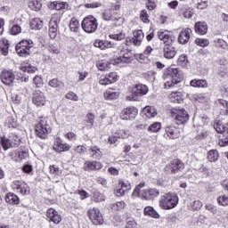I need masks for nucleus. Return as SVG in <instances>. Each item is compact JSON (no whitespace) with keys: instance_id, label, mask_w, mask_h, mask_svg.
Returning <instances> with one entry per match:
<instances>
[{"instance_id":"obj_1","label":"nucleus","mask_w":228,"mask_h":228,"mask_svg":"<svg viewBox=\"0 0 228 228\" xmlns=\"http://www.w3.org/2000/svg\"><path fill=\"white\" fill-rule=\"evenodd\" d=\"M158 38L164 44L163 56L166 60H174L177 50H175V37L170 35L167 30H160L158 32Z\"/></svg>"},{"instance_id":"obj_2","label":"nucleus","mask_w":228,"mask_h":228,"mask_svg":"<svg viewBox=\"0 0 228 228\" xmlns=\"http://www.w3.org/2000/svg\"><path fill=\"white\" fill-rule=\"evenodd\" d=\"M165 88H175L183 81V72L177 68H168L166 74Z\"/></svg>"},{"instance_id":"obj_3","label":"nucleus","mask_w":228,"mask_h":228,"mask_svg":"<svg viewBox=\"0 0 228 228\" xmlns=\"http://www.w3.org/2000/svg\"><path fill=\"white\" fill-rule=\"evenodd\" d=\"M159 204L161 209H174L179 204V197L175 193H166L160 197Z\"/></svg>"},{"instance_id":"obj_4","label":"nucleus","mask_w":228,"mask_h":228,"mask_svg":"<svg viewBox=\"0 0 228 228\" xmlns=\"http://www.w3.org/2000/svg\"><path fill=\"white\" fill-rule=\"evenodd\" d=\"M35 131L38 138H40L41 140H45V138H47V134L51 133V126L47 122V118H43L39 119L37 124L35 126Z\"/></svg>"},{"instance_id":"obj_5","label":"nucleus","mask_w":228,"mask_h":228,"mask_svg":"<svg viewBox=\"0 0 228 228\" xmlns=\"http://www.w3.org/2000/svg\"><path fill=\"white\" fill-rule=\"evenodd\" d=\"M149 94V87L143 84H136L132 88V94L126 96L127 101H140L143 95Z\"/></svg>"},{"instance_id":"obj_6","label":"nucleus","mask_w":228,"mask_h":228,"mask_svg":"<svg viewBox=\"0 0 228 228\" xmlns=\"http://www.w3.org/2000/svg\"><path fill=\"white\" fill-rule=\"evenodd\" d=\"M171 117L174 118L177 126H183L190 120V114L186 110L181 109H173L171 111Z\"/></svg>"},{"instance_id":"obj_7","label":"nucleus","mask_w":228,"mask_h":228,"mask_svg":"<svg viewBox=\"0 0 228 228\" xmlns=\"http://www.w3.org/2000/svg\"><path fill=\"white\" fill-rule=\"evenodd\" d=\"M31 49H33V41L29 40H21L16 45V53L19 56L23 58H28L31 54Z\"/></svg>"},{"instance_id":"obj_8","label":"nucleus","mask_w":228,"mask_h":228,"mask_svg":"<svg viewBox=\"0 0 228 228\" xmlns=\"http://www.w3.org/2000/svg\"><path fill=\"white\" fill-rule=\"evenodd\" d=\"M81 26L82 29L86 33H95V31H97V28H99V23L95 17L89 15L82 20Z\"/></svg>"},{"instance_id":"obj_9","label":"nucleus","mask_w":228,"mask_h":228,"mask_svg":"<svg viewBox=\"0 0 228 228\" xmlns=\"http://www.w3.org/2000/svg\"><path fill=\"white\" fill-rule=\"evenodd\" d=\"M184 170V163L181 159H174L168 163L165 168L164 172L167 175H172L173 174H179Z\"/></svg>"},{"instance_id":"obj_10","label":"nucleus","mask_w":228,"mask_h":228,"mask_svg":"<svg viewBox=\"0 0 228 228\" xmlns=\"http://www.w3.org/2000/svg\"><path fill=\"white\" fill-rule=\"evenodd\" d=\"M102 18L107 22H116V26H122L124 24V18L118 14V12L105 10L102 12Z\"/></svg>"},{"instance_id":"obj_11","label":"nucleus","mask_w":228,"mask_h":228,"mask_svg":"<svg viewBox=\"0 0 228 228\" xmlns=\"http://www.w3.org/2000/svg\"><path fill=\"white\" fill-rule=\"evenodd\" d=\"M89 219L94 225H102L104 224V217L101 213V210L97 208H89L87 211Z\"/></svg>"},{"instance_id":"obj_12","label":"nucleus","mask_w":228,"mask_h":228,"mask_svg":"<svg viewBox=\"0 0 228 228\" xmlns=\"http://www.w3.org/2000/svg\"><path fill=\"white\" fill-rule=\"evenodd\" d=\"M45 216L47 222H53V224H55V225L61 224V215H60V213H58V211L53 208L47 209Z\"/></svg>"},{"instance_id":"obj_13","label":"nucleus","mask_w":228,"mask_h":228,"mask_svg":"<svg viewBox=\"0 0 228 228\" xmlns=\"http://www.w3.org/2000/svg\"><path fill=\"white\" fill-rule=\"evenodd\" d=\"M165 134L169 140H177L181 136V129L174 125H167L165 127Z\"/></svg>"},{"instance_id":"obj_14","label":"nucleus","mask_w":228,"mask_h":228,"mask_svg":"<svg viewBox=\"0 0 228 228\" xmlns=\"http://www.w3.org/2000/svg\"><path fill=\"white\" fill-rule=\"evenodd\" d=\"M12 188L16 193H20V195H28L29 193V187L28 183L20 181H13L12 183Z\"/></svg>"},{"instance_id":"obj_15","label":"nucleus","mask_w":228,"mask_h":228,"mask_svg":"<svg viewBox=\"0 0 228 228\" xmlns=\"http://www.w3.org/2000/svg\"><path fill=\"white\" fill-rule=\"evenodd\" d=\"M0 79L4 85L12 86L13 81H15V74L12 70L4 69L0 74Z\"/></svg>"},{"instance_id":"obj_16","label":"nucleus","mask_w":228,"mask_h":228,"mask_svg":"<svg viewBox=\"0 0 228 228\" xmlns=\"http://www.w3.org/2000/svg\"><path fill=\"white\" fill-rule=\"evenodd\" d=\"M138 115V110L134 107H127L124 109L120 113V118L122 120H134Z\"/></svg>"},{"instance_id":"obj_17","label":"nucleus","mask_w":228,"mask_h":228,"mask_svg":"<svg viewBox=\"0 0 228 228\" xmlns=\"http://www.w3.org/2000/svg\"><path fill=\"white\" fill-rule=\"evenodd\" d=\"M32 102L35 106L40 107L45 105V94L40 90H36L33 93Z\"/></svg>"},{"instance_id":"obj_18","label":"nucleus","mask_w":228,"mask_h":228,"mask_svg":"<svg viewBox=\"0 0 228 228\" xmlns=\"http://www.w3.org/2000/svg\"><path fill=\"white\" fill-rule=\"evenodd\" d=\"M102 164L96 160H87L84 163L83 170L85 172H92L94 170H101Z\"/></svg>"},{"instance_id":"obj_19","label":"nucleus","mask_w":228,"mask_h":228,"mask_svg":"<svg viewBox=\"0 0 228 228\" xmlns=\"http://www.w3.org/2000/svg\"><path fill=\"white\" fill-rule=\"evenodd\" d=\"M119 188H118L115 191L116 197H124L126 193L131 191V183L129 182L120 181L118 183Z\"/></svg>"},{"instance_id":"obj_20","label":"nucleus","mask_w":228,"mask_h":228,"mask_svg":"<svg viewBox=\"0 0 228 228\" xmlns=\"http://www.w3.org/2000/svg\"><path fill=\"white\" fill-rule=\"evenodd\" d=\"M141 196L145 200H151V199H156V197H159V190L158 189H146L141 191Z\"/></svg>"},{"instance_id":"obj_21","label":"nucleus","mask_w":228,"mask_h":228,"mask_svg":"<svg viewBox=\"0 0 228 228\" xmlns=\"http://www.w3.org/2000/svg\"><path fill=\"white\" fill-rule=\"evenodd\" d=\"M53 151L55 152H67V151H70V145L63 143V141L60 137H57L53 144Z\"/></svg>"},{"instance_id":"obj_22","label":"nucleus","mask_w":228,"mask_h":228,"mask_svg":"<svg viewBox=\"0 0 228 228\" xmlns=\"http://www.w3.org/2000/svg\"><path fill=\"white\" fill-rule=\"evenodd\" d=\"M190 35H191V28H183L178 35L179 44L186 45V43L190 42Z\"/></svg>"},{"instance_id":"obj_23","label":"nucleus","mask_w":228,"mask_h":228,"mask_svg":"<svg viewBox=\"0 0 228 228\" xmlns=\"http://www.w3.org/2000/svg\"><path fill=\"white\" fill-rule=\"evenodd\" d=\"M49 37L52 40L58 37V20L56 18H52L49 21Z\"/></svg>"},{"instance_id":"obj_24","label":"nucleus","mask_w":228,"mask_h":228,"mask_svg":"<svg viewBox=\"0 0 228 228\" xmlns=\"http://www.w3.org/2000/svg\"><path fill=\"white\" fill-rule=\"evenodd\" d=\"M120 56L115 60V63H131V57H129V51L123 48L119 52Z\"/></svg>"},{"instance_id":"obj_25","label":"nucleus","mask_w":228,"mask_h":228,"mask_svg":"<svg viewBox=\"0 0 228 228\" xmlns=\"http://www.w3.org/2000/svg\"><path fill=\"white\" fill-rule=\"evenodd\" d=\"M194 29L199 35H206L208 33V23L206 21H198L195 23Z\"/></svg>"},{"instance_id":"obj_26","label":"nucleus","mask_w":228,"mask_h":228,"mask_svg":"<svg viewBox=\"0 0 228 228\" xmlns=\"http://www.w3.org/2000/svg\"><path fill=\"white\" fill-rule=\"evenodd\" d=\"M190 85L193 88H208V86H209L208 80L197 78L191 80Z\"/></svg>"},{"instance_id":"obj_27","label":"nucleus","mask_w":228,"mask_h":228,"mask_svg":"<svg viewBox=\"0 0 228 228\" xmlns=\"http://www.w3.org/2000/svg\"><path fill=\"white\" fill-rule=\"evenodd\" d=\"M89 154L93 159H102V151L98 146H91L89 149Z\"/></svg>"},{"instance_id":"obj_28","label":"nucleus","mask_w":228,"mask_h":228,"mask_svg":"<svg viewBox=\"0 0 228 228\" xmlns=\"http://www.w3.org/2000/svg\"><path fill=\"white\" fill-rule=\"evenodd\" d=\"M94 45V47L102 49V51H104L105 49H111V47H113V44L111 42L99 39L95 40Z\"/></svg>"},{"instance_id":"obj_29","label":"nucleus","mask_w":228,"mask_h":228,"mask_svg":"<svg viewBox=\"0 0 228 228\" xmlns=\"http://www.w3.org/2000/svg\"><path fill=\"white\" fill-rule=\"evenodd\" d=\"M5 201L12 206H16L17 204H20V200L19 199V196H17V194L13 192H9L5 196Z\"/></svg>"},{"instance_id":"obj_30","label":"nucleus","mask_w":228,"mask_h":228,"mask_svg":"<svg viewBox=\"0 0 228 228\" xmlns=\"http://www.w3.org/2000/svg\"><path fill=\"white\" fill-rule=\"evenodd\" d=\"M169 99L171 102H174L175 104H181V102H183V93L179 91L172 92L169 94Z\"/></svg>"},{"instance_id":"obj_31","label":"nucleus","mask_w":228,"mask_h":228,"mask_svg":"<svg viewBox=\"0 0 228 228\" xmlns=\"http://www.w3.org/2000/svg\"><path fill=\"white\" fill-rule=\"evenodd\" d=\"M142 40H143V31L137 30L134 32V37H132L134 45H142Z\"/></svg>"},{"instance_id":"obj_32","label":"nucleus","mask_w":228,"mask_h":228,"mask_svg":"<svg viewBox=\"0 0 228 228\" xmlns=\"http://www.w3.org/2000/svg\"><path fill=\"white\" fill-rule=\"evenodd\" d=\"M207 159L210 163H216V160L220 159V153L216 150H210L208 152Z\"/></svg>"},{"instance_id":"obj_33","label":"nucleus","mask_w":228,"mask_h":228,"mask_svg":"<svg viewBox=\"0 0 228 228\" xmlns=\"http://www.w3.org/2000/svg\"><path fill=\"white\" fill-rule=\"evenodd\" d=\"M0 51L3 56H8L10 51V43H8V39H2L0 41Z\"/></svg>"},{"instance_id":"obj_34","label":"nucleus","mask_w":228,"mask_h":228,"mask_svg":"<svg viewBox=\"0 0 228 228\" xmlns=\"http://www.w3.org/2000/svg\"><path fill=\"white\" fill-rule=\"evenodd\" d=\"M28 156H29V154L27 151H15L14 153H12V159L16 162H20L23 159H26Z\"/></svg>"},{"instance_id":"obj_35","label":"nucleus","mask_w":228,"mask_h":228,"mask_svg":"<svg viewBox=\"0 0 228 228\" xmlns=\"http://www.w3.org/2000/svg\"><path fill=\"white\" fill-rule=\"evenodd\" d=\"M69 6V4H67L66 2H53L50 4L49 8H51L52 10H65V8Z\"/></svg>"},{"instance_id":"obj_36","label":"nucleus","mask_w":228,"mask_h":228,"mask_svg":"<svg viewBox=\"0 0 228 228\" xmlns=\"http://www.w3.org/2000/svg\"><path fill=\"white\" fill-rule=\"evenodd\" d=\"M0 143L4 151H8V149H13V144L12 143V141L4 135L0 137Z\"/></svg>"},{"instance_id":"obj_37","label":"nucleus","mask_w":228,"mask_h":228,"mask_svg":"<svg viewBox=\"0 0 228 228\" xmlns=\"http://www.w3.org/2000/svg\"><path fill=\"white\" fill-rule=\"evenodd\" d=\"M92 195L94 202H104L106 200L104 194L99 192V191L95 189L92 191Z\"/></svg>"},{"instance_id":"obj_38","label":"nucleus","mask_w":228,"mask_h":228,"mask_svg":"<svg viewBox=\"0 0 228 228\" xmlns=\"http://www.w3.org/2000/svg\"><path fill=\"white\" fill-rule=\"evenodd\" d=\"M119 95H120L119 92H115L111 90L106 91L103 94L104 99H106V101H113L115 99H118Z\"/></svg>"},{"instance_id":"obj_39","label":"nucleus","mask_w":228,"mask_h":228,"mask_svg":"<svg viewBox=\"0 0 228 228\" xmlns=\"http://www.w3.org/2000/svg\"><path fill=\"white\" fill-rule=\"evenodd\" d=\"M31 29H42L44 28V21L40 18H34L30 21Z\"/></svg>"},{"instance_id":"obj_40","label":"nucleus","mask_w":228,"mask_h":228,"mask_svg":"<svg viewBox=\"0 0 228 228\" xmlns=\"http://www.w3.org/2000/svg\"><path fill=\"white\" fill-rule=\"evenodd\" d=\"M144 215L145 216H151V218H159V214L152 207H146Z\"/></svg>"},{"instance_id":"obj_41","label":"nucleus","mask_w":228,"mask_h":228,"mask_svg":"<svg viewBox=\"0 0 228 228\" xmlns=\"http://www.w3.org/2000/svg\"><path fill=\"white\" fill-rule=\"evenodd\" d=\"M222 115H228V102L224 99L217 100Z\"/></svg>"},{"instance_id":"obj_42","label":"nucleus","mask_w":228,"mask_h":228,"mask_svg":"<svg viewBox=\"0 0 228 228\" xmlns=\"http://www.w3.org/2000/svg\"><path fill=\"white\" fill-rule=\"evenodd\" d=\"M28 7L34 12H40L42 9V3L38 0H31L28 2Z\"/></svg>"},{"instance_id":"obj_43","label":"nucleus","mask_w":228,"mask_h":228,"mask_svg":"<svg viewBox=\"0 0 228 228\" xmlns=\"http://www.w3.org/2000/svg\"><path fill=\"white\" fill-rule=\"evenodd\" d=\"M142 113L145 115V117L147 118H154V117H156V111H154V109H152V107L151 106H146L143 110H142Z\"/></svg>"},{"instance_id":"obj_44","label":"nucleus","mask_w":228,"mask_h":228,"mask_svg":"<svg viewBox=\"0 0 228 228\" xmlns=\"http://www.w3.org/2000/svg\"><path fill=\"white\" fill-rule=\"evenodd\" d=\"M49 86L52 88H58V90H61L63 88V82L58 80L57 78H53L48 82Z\"/></svg>"},{"instance_id":"obj_45","label":"nucleus","mask_w":228,"mask_h":228,"mask_svg":"<svg viewBox=\"0 0 228 228\" xmlns=\"http://www.w3.org/2000/svg\"><path fill=\"white\" fill-rule=\"evenodd\" d=\"M69 29L73 31V33H77L79 29V21L76 18H72L69 21Z\"/></svg>"},{"instance_id":"obj_46","label":"nucleus","mask_w":228,"mask_h":228,"mask_svg":"<svg viewBox=\"0 0 228 228\" xmlns=\"http://www.w3.org/2000/svg\"><path fill=\"white\" fill-rule=\"evenodd\" d=\"M215 44V47H216L217 49H224L227 50L228 49V45L227 42H225V40L224 39H216L214 41Z\"/></svg>"},{"instance_id":"obj_47","label":"nucleus","mask_w":228,"mask_h":228,"mask_svg":"<svg viewBox=\"0 0 228 228\" xmlns=\"http://www.w3.org/2000/svg\"><path fill=\"white\" fill-rule=\"evenodd\" d=\"M220 147H227L228 146V128L224 132H223V138L219 140Z\"/></svg>"},{"instance_id":"obj_48","label":"nucleus","mask_w":228,"mask_h":228,"mask_svg":"<svg viewBox=\"0 0 228 228\" xmlns=\"http://www.w3.org/2000/svg\"><path fill=\"white\" fill-rule=\"evenodd\" d=\"M143 77L147 81H150V83H154L156 81V72L155 71H148L146 73H143Z\"/></svg>"},{"instance_id":"obj_49","label":"nucleus","mask_w":228,"mask_h":228,"mask_svg":"<svg viewBox=\"0 0 228 228\" xmlns=\"http://www.w3.org/2000/svg\"><path fill=\"white\" fill-rule=\"evenodd\" d=\"M189 63L188 56L186 54H182L177 60V65L180 67H186Z\"/></svg>"},{"instance_id":"obj_50","label":"nucleus","mask_w":228,"mask_h":228,"mask_svg":"<svg viewBox=\"0 0 228 228\" xmlns=\"http://www.w3.org/2000/svg\"><path fill=\"white\" fill-rule=\"evenodd\" d=\"M161 129V123L155 122L148 127L149 133H158Z\"/></svg>"},{"instance_id":"obj_51","label":"nucleus","mask_w":228,"mask_h":228,"mask_svg":"<svg viewBox=\"0 0 228 228\" xmlns=\"http://www.w3.org/2000/svg\"><path fill=\"white\" fill-rule=\"evenodd\" d=\"M214 129H216V133L223 134V133H225V131H227L228 127H225L224 124L217 122L214 125Z\"/></svg>"},{"instance_id":"obj_52","label":"nucleus","mask_w":228,"mask_h":228,"mask_svg":"<svg viewBox=\"0 0 228 228\" xmlns=\"http://www.w3.org/2000/svg\"><path fill=\"white\" fill-rule=\"evenodd\" d=\"M196 45H200V47H208L209 45V39L208 38H196L195 40Z\"/></svg>"},{"instance_id":"obj_53","label":"nucleus","mask_w":228,"mask_h":228,"mask_svg":"<svg viewBox=\"0 0 228 228\" xmlns=\"http://www.w3.org/2000/svg\"><path fill=\"white\" fill-rule=\"evenodd\" d=\"M20 70H22V72H27L28 74H34L37 68L32 67L31 64H27L25 66H21Z\"/></svg>"},{"instance_id":"obj_54","label":"nucleus","mask_w":228,"mask_h":228,"mask_svg":"<svg viewBox=\"0 0 228 228\" xmlns=\"http://www.w3.org/2000/svg\"><path fill=\"white\" fill-rule=\"evenodd\" d=\"M135 60L140 63H147L149 61V57L145 53H137L135 55Z\"/></svg>"},{"instance_id":"obj_55","label":"nucleus","mask_w":228,"mask_h":228,"mask_svg":"<svg viewBox=\"0 0 228 228\" xmlns=\"http://www.w3.org/2000/svg\"><path fill=\"white\" fill-rule=\"evenodd\" d=\"M10 141L13 148H17L19 145H20V138L17 135H12L10 137Z\"/></svg>"},{"instance_id":"obj_56","label":"nucleus","mask_w":228,"mask_h":228,"mask_svg":"<svg viewBox=\"0 0 228 228\" xmlns=\"http://www.w3.org/2000/svg\"><path fill=\"white\" fill-rule=\"evenodd\" d=\"M217 202L219 206H228V196L227 195L219 196L217 198Z\"/></svg>"},{"instance_id":"obj_57","label":"nucleus","mask_w":228,"mask_h":228,"mask_svg":"<svg viewBox=\"0 0 228 228\" xmlns=\"http://www.w3.org/2000/svg\"><path fill=\"white\" fill-rule=\"evenodd\" d=\"M47 50L52 53V54H60V48H58V45L50 44L47 47Z\"/></svg>"},{"instance_id":"obj_58","label":"nucleus","mask_w":228,"mask_h":228,"mask_svg":"<svg viewBox=\"0 0 228 228\" xmlns=\"http://www.w3.org/2000/svg\"><path fill=\"white\" fill-rule=\"evenodd\" d=\"M22 31V28L18 24L12 25V27L10 29L11 35H19Z\"/></svg>"},{"instance_id":"obj_59","label":"nucleus","mask_w":228,"mask_h":228,"mask_svg":"<svg viewBox=\"0 0 228 228\" xmlns=\"http://www.w3.org/2000/svg\"><path fill=\"white\" fill-rule=\"evenodd\" d=\"M73 151H74V152H76V154L83 155V154H85V152H86V147H85L83 145L75 146L73 148Z\"/></svg>"},{"instance_id":"obj_60","label":"nucleus","mask_w":228,"mask_h":228,"mask_svg":"<svg viewBox=\"0 0 228 228\" xmlns=\"http://www.w3.org/2000/svg\"><path fill=\"white\" fill-rule=\"evenodd\" d=\"M99 84L102 86H108V85H111V80H110V78H108L107 75L102 76L101 79L99 80Z\"/></svg>"},{"instance_id":"obj_61","label":"nucleus","mask_w":228,"mask_h":228,"mask_svg":"<svg viewBox=\"0 0 228 228\" xmlns=\"http://www.w3.org/2000/svg\"><path fill=\"white\" fill-rule=\"evenodd\" d=\"M108 79H110V83H117L118 81V76L117 75L116 72H110L106 75Z\"/></svg>"},{"instance_id":"obj_62","label":"nucleus","mask_w":228,"mask_h":228,"mask_svg":"<svg viewBox=\"0 0 228 228\" xmlns=\"http://www.w3.org/2000/svg\"><path fill=\"white\" fill-rule=\"evenodd\" d=\"M183 15L185 19H191L193 17V9L187 8L183 11Z\"/></svg>"},{"instance_id":"obj_63","label":"nucleus","mask_w":228,"mask_h":228,"mask_svg":"<svg viewBox=\"0 0 228 228\" xmlns=\"http://www.w3.org/2000/svg\"><path fill=\"white\" fill-rule=\"evenodd\" d=\"M191 206L194 211H199V209L202 208V203L200 200H194L192 203H191Z\"/></svg>"},{"instance_id":"obj_64","label":"nucleus","mask_w":228,"mask_h":228,"mask_svg":"<svg viewBox=\"0 0 228 228\" xmlns=\"http://www.w3.org/2000/svg\"><path fill=\"white\" fill-rule=\"evenodd\" d=\"M66 99H69V101H77L78 97L77 94L74 92H69L65 94Z\"/></svg>"}]
</instances>
